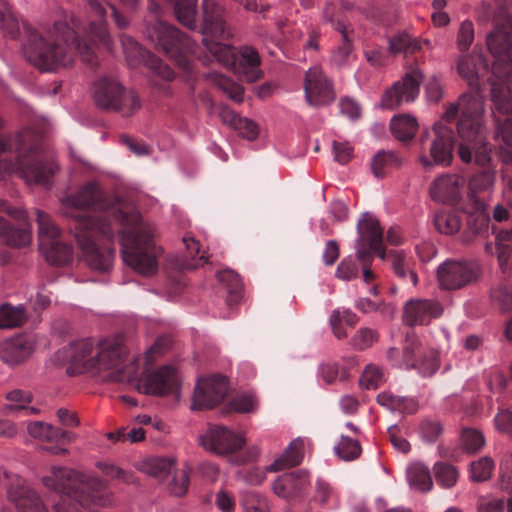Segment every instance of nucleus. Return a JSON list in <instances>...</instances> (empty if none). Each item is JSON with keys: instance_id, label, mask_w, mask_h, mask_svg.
Here are the masks:
<instances>
[{"instance_id": "17", "label": "nucleus", "mask_w": 512, "mask_h": 512, "mask_svg": "<svg viewBox=\"0 0 512 512\" xmlns=\"http://www.w3.org/2000/svg\"><path fill=\"white\" fill-rule=\"evenodd\" d=\"M92 352L93 342L90 339H82L72 342L67 347L59 350L56 353V357L66 360V374L73 377L94 369Z\"/></svg>"}, {"instance_id": "30", "label": "nucleus", "mask_w": 512, "mask_h": 512, "mask_svg": "<svg viewBox=\"0 0 512 512\" xmlns=\"http://www.w3.org/2000/svg\"><path fill=\"white\" fill-rule=\"evenodd\" d=\"M39 248L45 260L52 266H65L73 259V247L67 243L56 241L45 243V241H41Z\"/></svg>"}, {"instance_id": "52", "label": "nucleus", "mask_w": 512, "mask_h": 512, "mask_svg": "<svg viewBox=\"0 0 512 512\" xmlns=\"http://www.w3.org/2000/svg\"><path fill=\"white\" fill-rule=\"evenodd\" d=\"M27 430L33 438L46 442H58V436L63 435L61 428L41 421L29 423Z\"/></svg>"}, {"instance_id": "39", "label": "nucleus", "mask_w": 512, "mask_h": 512, "mask_svg": "<svg viewBox=\"0 0 512 512\" xmlns=\"http://www.w3.org/2000/svg\"><path fill=\"white\" fill-rule=\"evenodd\" d=\"M207 80L213 82L219 89L228 95L230 99L237 103H242L244 100V88L240 84L234 82L232 79L217 72H210L205 75Z\"/></svg>"}, {"instance_id": "59", "label": "nucleus", "mask_w": 512, "mask_h": 512, "mask_svg": "<svg viewBox=\"0 0 512 512\" xmlns=\"http://www.w3.org/2000/svg\"><path fill=\"white\" fill-rule=\"evenodd\" d=\"M174 466V460L170 458H152L145 463V471L152 477L165 479Z\"/></svg>"}, {"instance_id": "43", "label": "nucleus", "mask_w": 512, "mask_h": 512, "mask_svg": "<svg viewBox=\"0 0 512 512\" xmlns=\"http://www.w3.org/2000/svg\"><path fill=\"white\" fill-rule=\"evenodd\" d=\"M258 399L254 393H239L233 396L224 407V412L239 414L253 413L258 408Z\"/></svg>"}, {"instance_id": "40", "label": "nucleus", "mask_w": 512, "mask_h": 512, "mask_svg": "<svg viewBox=\"0 0 512 512\" xmlns=\"http://www.w3.org/2000/svg\"><path fill=\"white\" fill-rule=\"evenodd\" d=\"M27 321L23 305L12 306L5 303L0 306V328L10 329L22 326Z\"/></svg>"}, {"instance_id": "42", "label": "nucleus", "mask_w": 512, "mask_h": 512, "mask_svg": "<svg viewBox=\"0 0 512 512\" xmlns=\"http://www.w3.org/2000/svg\"><path fill=\"white\" fill-rule=\"evenodd\" d=\"M120 41L126 61L131 67L139 65L146 55L149 56L151 54L130 35L121 34Z\"/></svg>"}, {"instance_id": "60", "label": "nucleus", "mask_w": 512, "mask_h": 512, "mask_svg": "<svg viewBox=\"0 0 512 512\" xmlns=\"http://www.w3.org/2000/svg\"><path fill=\"white\" fill-rule=\"evenodd\" d=\"M490 298L502 311L512 310V287L500 283L491 288Z\"/></svg>"}, {"instance_id": "37", "label": "nucleus", "mask_w": 512, "mask_h": 512, "mask_svg": "<svg viewBox=\"0 0 512 512\" xmlns=\"http://www.w3.org/2000/svg\"><path fill=\"white\" fill-rule=\"evenodd\" d=\"M358 321V316L349 309H345L342 312L339 309L333 310L329 318V324L332 332L334 336L339 340L348 337V333L343 326V322L347 326L353 328L358 323Z\"/></svg>"}, {"instance_id": "32", "label": "nucleus", "mask_w": 512, "mask_h": 512, "mask_svg": "<svg viewBox=\"0 0 512 512\" xmlns=\"http://www.w3.org/2000/svg\"><path fill=\"white\" fill-rule=\"evenodd\" d=\"M304 458V442L302 439H294L282 455L277 458L267 469L278 472L286 468H292L301 464Z\"/></svg>"}, {"instance_id": "31", "label": "nucleus", "mask_w": 512, "mask_h": 512, "mask_svg": "<svg viewBox=\"0 0 512 512\" xmlns=\"http://www.w3.org/2000/svg\"><path fill=\"white\" fill-rule=\"evenodd\" d=\"M475 91L463 93L459 97L460 105H461V118L457 123V132L460 134V125L464 120L470 123H477L479 125H484L482 120L483 114V103L478 99V97L474 94Z\"/></svg>"}, {"instance_id": "2", "label": "nucleus", "mask_w": 512, "mask_h": 512, "mask_svg": "<svg viewBox=\"0 0 512 512\" xmlns=\"http://www.w3.org/2000/svg\"><path fill=\"white\" fill-rule=\"evenodd\" d=\"M3 125V119L0 117V131ZM6 152L14 153L15 160L5 164V172L17 174L27 184L51 187L52 178L59 170V166L54 160L40 155L39 146L29 132L0 135V154Z\"/></svg>"}, {"instance_id": "45", "label": "nucleus", "mask_w": 512, "mask_h": 512, "mask_svg": "<svg viewBox=\"0 0 512 512\" xmlns=\"http://www.w3.org/2000/svg\"><path fill=\"white\" fill-rule=\"evenodd\" d=\"M93 12L102 20L99 24L91 23V32L97 34L101 42L111 51L112 39L109 36L105 27V18L107 15L106 9L103 6L102 0H86Z\"/></svg>"}, {"instance_id": "63", "label": "nucleus", "mask_w": 512, "mask_h": 512, "mask_svg": "<svg viewBox=\"0 0 512 512\" xmlns=\"http://www.w3.org/2000/svg\"><path fill=\"white\" fill-rule=\"evenodd\" d=\"M80 500V497L62 499L60 502L54 505V510L55 512H86V509L92 510L95 507H102L96 502L84 504Z\"/></svg>"}, {"instance_id": "11", "label": "nucleus", "mask_w": 512, "mask_h": 512, "mask_svg": "<svg viewBox=\"0 0 512 512\" xmlns=\"http://www.w3.org/2000/svg\"><path fill=\"white\" fill-rule=\"evenodd\" d=\"M432 131L433 139L429 147V156L420 155L419 162L425 169H431L434 166L449 167L454 159V131L442 123H435Z\"/></svg>"}, {"instance_id": "1", "label": "nucleus", "mask_w": 512, "mask_h": 512, "mask_svg": "<svg viewBox=\"0 0 512 512\" xmlns=\"http://www.w3.org/2000/svg\"><path fill=\"white\" fill-rule=\"evenodd\" d=\"M50 41L36 31H29L28 41L23 46L27 61L40 71H56L60 67H71L74 63L70 52L74 48L84 63L96 65V55L90 45L82 40L64 21H56L49 31Z\"/></svg>"}, {"instance_id": "25", "label": "nucleus", "mask_w": 512, "mask_h": 512, "mask_svg": "<svg viewBox=\"0 0 512 512\" xmlns=\"http://www.w3.org/2000/svg\"><path fill=\"white\" fill-rule=\"evenodd\" d=\"M8 498L18 512H48L40 496L25 485H11L8 489Z\"/></svg>"}, {"instance_id": "21", "label": "nucleus", "mask_w": 512, "mask_h": 512, "mask_svg": "<svg viewBox=\"0 0 512 512\" xmlns=\"http://www.w3.org/2000/svg\"><path fill=\"white\" fill-rule=\"evenodd\" d=\"M467 214L466 229L461 234V241L468 245L487 232L490 217L485 203L479 197H474L472 209L467 210Z\"/></svg>"}, {"instance_id": "44", "label": "nucleus", "mask_w": 512, "mask_h": 512, "mask_svg": "<svg viewBox=\"0 0 512 512\" xmlns=\"http://www.w3.org/2000/svg\"><path fill=\"white\" fill-rule=\"evenodd\" d=\"M496 172L493 167H483L478 173H475L469 180V199L473 202L476 193L488 190L495 182Z\"/></svg>"}, {"instance_id": "36", "label": "nucleus", "mask_w": 512, "mask_h": 512, "mask_svg": "<svg viewBox=\"0 0 512 512\" xmlns=\"http://www.w3.org/2000/svg\"><path fill=\"white\" fill-rule=\"evenodd\" d=\"M407 481L413 490L421 493L429 492L433 487V479L429 468L422 463H413L407 468Z\"/></svg>"}, {"instance_id": "33", "label": "nucleus", "mask_w": 512, "mask_h": 512, "mask_svg": "<svg viewBox=\"0 0 512 512\" xmlns=\"http://www.w3.org/2000/svg\"><path fill=\"white\" fill-rule=\"evenodd\" d=\"M418 128L417 119L409 114L395 115L390 121L391 134L401 143L410 142L415 137Z\"/></svg>"}, {"instance_id": "10", "label": "nucleus", "mask_w": 512, "mask_h": 512, "mask_svg": "<svg viewBox=\"0 0 512 512\" xmlns=\"http://www.w3.org/2000/svg\"><path fill=\"white\" fill-rule=\"evenodd\" d=\"M481 267L475 261L446 260L437 268L439 287L443 290H458L476 282Z\"/></svg>"}, {"instance_id": "3", "label": "nucleus", "mask_w": 512, "mask_h": 512, "mask_svg": "<svg viewBox=\"0 0 512 512\" xmlns=\"http://www.w3.org/2000/svg\"><path fill=\"white\" fill-rule=\"evenodd\" d=\"M74 237L88 267L108 273L113 266L115 250L111 223L102 216L77 215L74 218Z\"/></svg>"}, {"instance_id": "57", "label": "nucleus", "mask_w": 512, "mask_h": 512, "mask_svg": "<svg viewBox=\"0 0 512 512\" xmlns=\"http://www.w3.org/2000/svg\"><path fill=\"white\" fill-rule=\"evenodd\" d=\"M0 28L5 37L15 40L20 35V27L17 18L8 5L0 10Z\"/></svg>"}, {"instance_id": "62", "label": "nucleus", "mask_w": 512, "mask_h": 512, "mask_svg": "<svg viewBox=\"0 0 512 512\" xmlns=\"http://www.w3.org/2000/svg\"><path fill=\"white\" fill-rule=\"evenodd\" d=\"M378 340V332L374 329L365 327L360 328L351 338V345L354 349L363 351L370 348Z\"/></svg>"}, {"instance_id": "13", "label": "nucleus", "mask_w": 512, "mask_h": 512, "mask_svg": "<svg viewBox=\"0 0 512 512\" xmlns=\"http://www.w3.org/2000/svg\"><path fill=\"white\" fill-rule=\"evenodd\" d=\"M181 383L178 369L172 365H163L144 375L139 381V389L146 395L156 397L179 395Z\"/></svg>"}, {"instance_id": "56", "label": "nucleus", "mask_w": 512, "mask_h": 512, "mask_svg": "<svg viewBox=\"0 0 512 512\" xmlns=\"http://www.w3.org/2000/svg\"><path fill=\"white\" fill-rule=\"evenodd\" d=\"M404 358H405V369H413L418 361V357L422 351V345L417 336L413 334H407L404 344Z\"/></svg>"}, {"instance_id": "34", "label": "nucleus", "mask_w": 512, "mask_h": 512, "mask_svg": "<svg viewBox=\"0 0 512 512\" xmlns=\"http://www.w3.org/2000/svg\"><path fill=\"white\" fill-rule=\"evenodd\" d=\"M0 238L12 248H22L31 243V231L27 228H15L0 216Z\"/></svg>"}, {"instance_id": "20", "label": "nucleus", "mask_w": 512, "mask_h": 512, "mask_svg": "<svg viewBox=\"0 0 512 512\" xmlns=\"http://www.w3.org/2000/svg\"><path fill=\"white\" fill-rule=\"evenodd\" d=\"M200 33L211 41L228 40L231 29L224 18V9L214 0H203Z\"/></svg>"}, {"instance_id": "64", "label": "nucleus", "mask_w": 512, "mask_h": 512, "mask_svg": "<svg viewBox=\"0 0 512 512\" xmlns=\"http://www.w3.org/2000/svg\"><path fill=\"white\" fill-rule=\"evenodd\" d=\"M242 505L245 512H270L267 499L255 492L246 493Z\"/></svg>"}, {"instance_id": "9", "label": "nucleus", "mask_w": 512, "mask_h": 512, "mask_svg": "<svg viewBox=\"0 0 512 512\" xmlns=\"http://www.w3.org/2000/svg\"><path fill=\"white\" fill-rule=\"evenodd\" d=\"M461 143L458 147V156L465 164L473 160L480 167H492V146L486 140L484 125L470 123L464 120L460 125Z\"/></svg>"}, {"instance_id": "16", "label": "nucleus", "mask_w": 512, "mask_h": 512, "mask_svg": "<svg viewBox=\"0 0 512 512\" xmlns=\"http://www.w3.org/2000/svg\"><path fill=\"white\" fill-rule=\"evenodd\" d=\"M199 443L210 453L228 456L240 451L246 444V439L225 426L215 425L199 437Z\"/></svg>"}, {"instance_id": "48", "label": "nucleus", "mask_w": 512, "mask_h": 512, "mask_svg": "<svg viewBox=\"0 0 512 512\" xmlns=\"http://www.w3.org/2000/svg\"><path fill=\"white\" fill-rule=\"evenodd\" d=\"M433 471L437 484L445 489L454 487L459 479L457 467L447 462H436Z\"/></svg>"}, {"instance_id": "7", "label": "nucleus", "mask_w": 512, "mask_h": 512, "mask_svg": "<svg viewBox=\"0 0 512 512\" xmlns=\"http://www.w3.org/2000/svg\"><path fill=\"white\" fill-rule=\"evenodd\" d=\"M202 44L219 62L233 66L247 82L254 83L263 77V71L259 68L261 57L254 47L243 46L238 56H235L230 45L207 38L202 39Z\"/></svg>"}, {"instance_id": "53", "label": "nucleus", "mask_w": 512, "mask_h": 512, "mask_svg": "<svg viewBox=\"0 0 512 512\" xmlns=\"http://www.w3.org/2000/svg\"><path fill=\"white\" fill-rule=\"evenodd\" d=\"M495 464L492 458L485 456L470 464V478L473 482L488 481L494 470Z\"/></svg>"}, {"instance_id": "15", "label": "nucleus", "mask_w": 512, "mask_h": 512, "mask_svg": "<svg viewBox=\"0 0 512 512\" xmlns=\"http://www.w3.org/2000/svg\"><path fill=\"white\" fill-rule=\"evenodd\" d=\"M424 74L419 69L405 73L401 80L396 81L387 89L381 98V107L389 110L400 107L403 103L413 102L420 91Z\"/></svg>"}, {"instance_id": "61", "label": "nucleus", "mask_w": 512, "mask_h": 512, "mask_svg": "<svg viewBox=\"0 0 512 512\" xmlns=\"http://www.w3.org/2000/svg\"><path fill=\"white\" fill-rule=\"evenodd\" d=\"M443 431V424L437 419L425 418L419 424L421 437L428 443H435Z\"/></svg>"}, {"instance_id": "49", "label": "nucleus", "mask_w": 512, "mask_h": 512, "mask_svg": "<svg viewBox=\"0 0 512 512\" xmlns=\"http://www.w3.org/2000/svg\"><path fill=\"white\" fill-rule=\"evenodd\" d=\"M434 225L441 234L452 235L461 228V218L455 212L439 211L434 216Z\"/></svg>"}, {"instance_id": "18", "label": "nucleus", "mask_w": 512, "mask_h": 512, "mask_svg": "<svg viewBox=\"0 0 512 512\" xmlns=\"http://www.w3.org/2000/svg\"><path fill=\"white\" fill-rule=\"evenodd\" d=\"M304 90L307 101L314 106L329 105L336 98L333 82L320 66H313L306 72Z\"/></svg>"}, {"instance_id": "50", "label": "nucleus", "mask_w": 512, "mask_h": 512, "mask_svg": "<svg viewBox=\"0 0 512 512\" xmlns=\"http://www.w3.org/2000/svg\"><path fill=\"white\" fill-rule=\"evenodd\" d=\"M496 252L499 266L506 271L508 261L512 257V229L501 230L496 236Z\"/></svg>"}, {"instance_id": "35", "label": "nucleus", "mask_w": 512, "mask_h": 512, "mask_svg": "<svg viewBox=\"0 0 512 512\" xmlns=\"http://www.w3.org/2000/svg\"><path fill=\"white\" fill-rule=\"evenodd\" d=\"M422 48L420 38L413 37L406 31L393 35L388 39V51L392 55L405 54L413 55Z\"/></svg>"}, {"instance_id": "41", "label": "nucleus", "mask_w": 512, "mask_h": 512, "mask_svg": "<svg viewBox=\"0 0 512 512\" xmlns=\"http://www.w3.org/2000/svg\"><path fill=\"white\" fill-rule=\"evenodd\" d=\"M491 100L494 104L493 115L512 114V90L502 84L493 83L491 87Z\"/></svg>"}, {"instance_id": "4", "label": "nucleus", "mask_w": 512, "mask_h": 512, "mask_svg": "<svg viewBox=\"0 0 512 512\" xmlns=\"http://www.w3.org/2000/svg\"><path fill=\"white\" fill-rule=\"evenodd\" d=\"M114 218L123 225H132L120 231L121 255L123 262L143 276H152L158 270L156 246L152 232L139 224L140 215L122 209L113 212Z\"/></svg>"}, {"instance_id": "23", "label": "nucleus", "mask_w": 512, "mask_h": 512, "mask_svg": "<svg viewBox=\"0 0 512 512\" xmlns=\"http://www.w3.org/2000/svg\"><path fill=\"white\" fill-rule=\"evenodd\" d=\"M461 177L457 174H443L434 179L429 187L430 198L442 204H456L460 199Z\"/></svg>"}, {"instance_id": "14", "label": "nucleus", "mask_w": 512, "mask_h": 512, "mask_svg": "<svg viewBox=\"0 0 512 512\" xmlns=\"http://www.w3.org/2000/svg\"><path fill=\"white\" fill-rule=\"evenodd\" d=\"M100 351L94 356V369L114 370L105 379L110 382H124L128 380L123 362L127 354L124 344L119 339L104 340L99 344Z\"/></svg>"}, {"instance_id": "8", "label": "nucleus", "mask_w": 512, "mask_h": 512, "mask_svg": "<svg viewBox=\"0 0 512 512\" xmlns=\"http://www.w3.org/2000/svg\"><path fill=\"white\" fill-rule=\"evenodd\" d=\"M95 105L104 111L121 112L123 116H132L141 108L139 95L125 88L117 81L107 77L100 78L93 85Z\"/></svg>"}, {"instance_id": "27", "label": "nucleus", "mask_w": 512, "mask_h": 512, "mask_svg": "<svg viewBox=\"0 0 512 512\" xmlns=\"http://www.w3.org/2000/svg\"><path fill=\"white\" fill-rule=\"evenodd\" d=\"M405 163L404 156L394 150H379L371 160V171L376 178H385Z\"/></svg>"}, {"instance_id": "5", "label": "nucleus", "mask_w": 512, "mask_h": 512, "mask_svg": "<svg viewBox=\"0 0 512 512\" xmlns=\"http://www.w3.org/2000/svg\"><path fill=\"white\" fill-rule=\"evenodd\" d=\"M43 485L65 499L80 497L82 503L96 502L101 506L112 504L113 497L107 483L98 478L85 479V476L73 469L53 467L50 475L42 478Z\"/></svg>"}, {"instance_id": "12", "label": "nucleus", "mask_w": 512, "mask_h": 512, "mask_svg": "<svg viewBox=\"0 0 512 512\" xmlns=\"http://www.w3.org/2000/svg\"><path fill=\"white\" fill-rule=\"evenodd\" d=\"M229 379L220 374L199 377L194 387L192 410H210L218 406L227 396Z\"/></svg>"}, {"instance_id": "38", "label": "nucleus", "mask_w": 512, "mask_h": 512, "mask_svg": "<svg viewBox=\"0 0 512 512\" xmlns=\"http://www.w3.org/2000/svg\"><path fill=\"white\" fill-rule=\"evenodd\" d=\"M218 280L225 285L228 296H227V304L231 306L232 304H237L243 292V283L242 280L235 271L226 269L220 271L217 274Z\"/></svg>"}, {"instance_id": "26", "label": "nucleus", "mask_w": 512, "mask_h": 512, "mask_svg": "<svg viewBox=\"0 0 512 512\" xmlns=\"http://www.w3.org/2000/svg\"><path fill=\"white\" fill-rule=\"evenodd\" d=\"M486 44L493 55L507 58L512 62V21H509L507 26H498L490 32Z\"/></svg>"}, {"instance_id": "46", "label": "nucleus", "mask_w": 512, "mask_h": 512, "mask_svg": "<svg viewBox=\"0 0 512 512\" xmlns=\"http://www.w3.org/2000/svg\"><path fill=\"white\" fill-rule=\"evenodd\" d=\"M32 353L31 346L22 338L7 343L3 359L9 364H19L25 361Z\"/></svg>"}, {"instance_id": "22", "label": "nucleus", "mask_w": 512, "mask_h": 512, "mask_svg": "<svg viewBox=\"0 0 512 512\" xmlns=\"http://www.w3.org/2000/svg\"><path fill=\"white\" fill-rule=\"evenodd\" d=\"M489 69L487 60L482 54H463L457 61L458 74L467 81L470 90L480 91V76Z\"/></svg>"}, {"instance_id": "58", "label": "nucleus", "mask_w": 512, "mask_h": 512, "mask_svg": "<svg viewBox=\"0 0 512 512\" xmlns=\"http://www.w3.org/2000/svg\"><path fill=\"white\" fill-rule=\"evenodd\" d=\"M377 403L383 407H386L392 411H397L403 408V404H409L411 406L410 412L417 411V404L414 400L405 397L393 395L390 392H381L377 395Z\"/></svg>"}, {"instance_id": "47", "label": "nucleus", "mask_w": 512, "mask_h": 512, "mask_svg": "<svg viewBox=\"0 0 512 512\" xmlns=\"http://www.w3.org/2000/svg\"><path fill=\"white\" fill-rule=\"evenodd\" d=\"M388 259L391 262L392 270L397 277L405 279L409 275L413 285H417V273L414 270L409 269L404 251L392 249L388 251Z\"/></svg>"}, {"instance_id": "29", "label": "nucleus", "mask_w": 512, "mask_h": 512, "mask_svg": "<svg viewBox=\"0 0 512 512\" xmlns=\"http://www.w3.org/2000/svg\"><path fill=\"white\" fill-rule=\"evenodd\" d=\"M357 243L375 245L383 240V229L379 220L369 212L362 214L357 224Z\"/></svg>"}, {"instance_id": "51", "label": "nucleus", "mask_w": 512, "mask_h": 512, "mask_svg": "<svg viewBox=\"0 0 512 512\" xmlns=\"http://www.w3.org/2000/svg\"><path fill=\"white\" fill-rule=\"evenodd\" d=\"M440 367L439 353L434 349L421 351L418 361L413 369L417 370L423 377H430Z\"/></svg>"}, {"instance_id": "55", "label": "nucleus", "mask_w": 512, "mask_h": 512, "mask_svg": "<svg viewBox=\"0 0 512 512\" xmlns=\"http://www.w3.org/2000/svg\"><path fill=\"white\" fill-rule=\"evenodd\" d=\"M485 438L483 434L473 428H464L461 432V446L464 452L474 454L483 448Z\"/></svg>"}, {"instance_id": "54", "label": "nucleus", "mask_w": 512, "mask_h": 512, "mask_svg": "<svg viewBox=\"0 0 512 512\" xmlns=\"http://www.w3.org/2000/svg\"><path fill=\"white\" fill-rule=\"evenodd\" d=\"M334 450L335 453L345 461L357 459L362 452L360 442L348 436H341L340 441L335 446Z\"/></svg>"}, {"instance_id": "24", "label": "nucleus", "mask_w": 512, "mask_h": 512, "mask_svg": "<svg viewBox=\"0 0 512 512\" xmlns=\"http://www.w3.org/2000/svg\"><path fill=\"white\" fill-rule=\"evenodd\" d=\"M309 486V476L304 472H290L278 476L272 485L273 492L281 498L299 496Z\"/></svg>"}, {"instance_id": "19", "label": "nucleus", "mask_w": 512, "mask_h": 512, "mask_svg": "<svg viewBox=\"0 0 512 512\" xmlns=\"http://www.w3.org/2000/svg\"><path fill=\"white\" fill-rule=\"evenodd\" d=\"M443 313L444 306L437 299H410L403 307L402 322L409 327L429 325Z\"/></svg>"}, {"instance_id": "28", "label": "nucleus", "mask_w": 512, "mask_h": 512, "mask_svg": "<svg viewBox=\"0 0 512 512\" xmlns=\"http://www.w3.org/2000/svg\"><path fill=\"white\" fill-rule=\"evenodd\" d=\"M103 193L96 182H89L82 186L75 194L67 198V202L77 209L97 207L104 209L102 204Z\"/></svg>"}, {"instance_id": "6", "label": "nucleus", "mask_w": 512, "mask_h": 512, "mask_svg": "<svg viewBox=\"0 0 512 512\" xmlns=\"http://www.w3.org/2000/svg\"><path fill=\"white\" fill-rule=\"evenodd\" d=\"M145 34L156 50L163 52L184 73H192L193 66L189 56L195 54L197 43L188 35L160 20L147 25Z\"/></svg>"}]
</instances>
